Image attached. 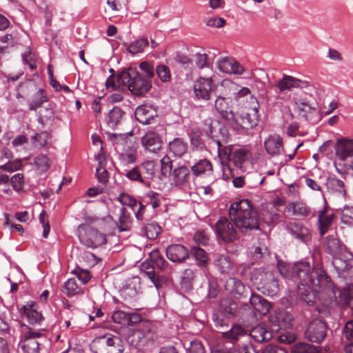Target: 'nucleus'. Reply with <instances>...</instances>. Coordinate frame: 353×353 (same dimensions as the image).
I'll use <instances>...</instances> for the list:
<instances>
[{
    "label": "nucleus",
    "instance_id": "obj_63",
    "mask_svg": "<svg viewBox=\"0 0 353 353\" xmlns=\"http://www.w3.org/2000/svg\"><path fill=\"white\" fill-rule=\"evenodd\" d=\"M269 256V252L266 246L256 247L253 252V257L256 261L263 262Z\"/></svg>",
    "mask_w": 353,
    "mask_h": 353
},
{
    "label": "nucleus",
    "instance_id": "obj_41",
    "mask_svg": "<svg viewBox=\"0 0 353 353\" xmlns=\"http://www.w3.org/2000/svg\"><path fill=\"white\" fill-rule=\"evenodd\" d=\"M140 168H141L145 181H149V179H152L155 176L158 170V164L155 161H146L140 165Z\"/></svg>",
    "mask_w": 353,
    "mask_h": 353
},
{
    "label": "nucleus",
    "instance_id": "obj_10",
    "mask_svg": "<svg viewBox=\"0 0 353 353\" xmlns=\"http://www.w3.org/2000/svg\"><path fill=\"white\" fill-rule=\"evenodd\" d=\"M214 230L219 241L226 244L234 243L239 240V234L232 223L225 216H221L216 221Z\"/></svg>",
    "mask_w": 353,
    "mask_h": 353
},
{
    "label": "nucleus",
    "instance_id": "obj_48",
    "mask_svg": "<svg viewBox=\"0 0 353 353\" xmlns=\"http://www.w3.org/2000/svg\"><path fill=\"white\" fill-rule=\"evenodd\" d=\"M142 231L148 239H155L161 232V227L157 223L152 221L143 225Z\"/></svg>",
    "mask_w": 353,
    "mask_h": 353
},
{
    "label": "nucleus",
    "instance_id": "obj_62",
    "mask_svg": "<svg viewBox=\"0 0 353 353\" xmlns=\"http://www.w3.org/2000/svg\"><path fill=\"white\" fill-rule=\"evenodd\" d=\"M229 318L223 313L213 314L212 319L216 327H229Z\"/></svg>",
    "mask_w": 353,
    "mask_h": 353
},
{
    "label": "nucleus",
    "instance_id": "obj_14",
    "mask_svg": "<svg viewBox=\"0 0 353 353\" xmlns=\"http://www.w3.org/2000/svg\"><path fill=\"white\" fill-rule=\"evenodd\" d=\"M42 336L41 332H25L21 336L18 345L23 353H37L39 343L37 339Z\"/></svg>",
    "mask_w": 353,
    "mask_h": 353
},
{
    "label": "nucleus",
    "instance_id": "obj_42",
    "mask_svg": "<svg viewBox=\"0 0 353 353\" xmlns=\"http://www.w3.org/2000/svg\"><path fill=\"white\" fill-rule=\"evenodd\" d=\"M125 176L131 181L138 183L144 185H149V181H145L141 168L135 166L132 169L126 171Z\"/></svg>",
    "mask_w": 353,
    "mask_h": 353
},
{
    "label": "nucleus",
    "instance_id": "obj_47",
    "mask_svg": "<svg viewBox=\"0 0 353 353\" xmlns=\"http://www.w3.org/2000/svg\"><path fill=\"white\" fill-rule=\"evenodd\" d=\"M195 273L191 269H186L183 272L181 279V287L185 291H189L192 288V281L194 279Z\"/></svg>",
    "mask_w": 353,
    "mask_h": 353
},
{
    "label": "nucleus",
    "instance_id": "obj_44",
    "mask_svg": "<svg viewBox=\"0 0 353 353\" xmlns=\"http://www.w3.org/2000/svg\"><path fill=\"white\" fill-rule=\"evenodd\" d=\"M131 227V216L125 207L119 210L118 229L120 232L128 231Z\"/></svg>",
    "mask_w": 353,
    "mask_h": 353
},
{
    "label": "nucleus",
    "instance_id": "obj_5",
    "mask_svg": "<svg viewBox=\"0 0 353 353\" xmlns=\"http://www.w3.org/2000/svg\"><path fill=\"white\" fill-rule=\"evenodd\" d=\"M121 343L120 337L105 333L92 340L90 349L93 353H121L123 351Z\"/></svg>",
    "mask_w": 353,
    "mask_h": 353
},
{
    "label": "nucleus",
    "instance_id": "obj_26",
    "mask_svg": "<svg viewBox=\"0 0 353 353\" xmlns=\"http://www.w3.org/2000/svg\"><path fill=\"white\" fill-rule=\"evenodd\" d=\"M266 152L271 156L280 155L284 150L283 139L279 135H270L264 142Z\"/></svg>",
    "mask_w": 353,
    "mask_h": 353
},
{
    "label": "nucleus",
    "instance_id": "obj_46",
    "mask_svg": "<svg viewBox=\"0 0 353 353\" xmlns=\"http://www.w3.org/2000/svg\"><path fill=\"white\" fill-rule=\"evenodd\" d=\"M149 44L148 40L146 38H140L130 45L123 43V45L127 47V50L132 54H136L143 52L144 48Z\"/></svg>",
    "mask_w": 353,
    "mask_h": 353
},
{
    "label": "nucleus",
    "instance_id": "obj_39",
    "mask_svg": "<svg viewBox=\"0 0 353 353\" xmlns=\"http://www.w3.org/2000/svg\"><path fill=\"white\" fill-rule=\"evenodd\" d=\"M193 257L198 265L205 266L209 261L207 252L199 246H192L189 251V257Z\"/></svg>",
    "mask_w": 353,
    "mask_h": 353
},
{
    "label": "nucleus",
    "instance_id": "obj_9",
    "mask_svg": "<svg viewBox=\"0 0 353 353\" xmlns=\"http://www.w3.org/2000/svg\"><path fill=\"white\" fill-rule=\"evenodd\" d=\"M294 324L292 314L285 310H279L274 315L270 316L268 322L265 327H261L262 331H282L290 330Z\"/></svg>",
    "mask_w": 353,
    "mask_h": 353
},
{
    "label": "nucleus",
    "instance_id": "obj_27",
    "mask_svg": "<svg viewBox=\"0 0 353 353\" xmlns=\"http://www.w3.org/2000/svg\"><path fill=\"white\" fill-rule=\"evenodd\" d=\"M142 273L146 276L154 285L155 288L159 290L162 287L163 278L154 270V264L152 261H145L141 265Z\"/></svg>",
    "mask_w": 353,
    "mask_h": 353
},
{
    "label": "nucleus",
    "instance_id": "obj_31",
    "mask_svg": "<svg viewBox=\"0 0 353 353\" xmlns=\"http://www.w3.org/2000/svg\"><path fill=\"white\" fill-rule=\"evenodd\" d=\"M37 304L34 302L28 303L23 306L22 310L30 324L34 325L40 323L43 319L41 313L37 310Z\"/></svg>",
    "mask_w": 353,
    "mask_h": 353
},
{
    "label": "nucleus",
    "instance_id": "obj_8",
    "mask_svg": "<svg viewBox=\"0 0 353 353\" xmlns=\"http://www.w3.org/2000/svg\"><path fill=\"white\" fill-rule=\"evenodd\" d=\"M277 268L281 275L286 279H292L300 284L302 276H305L309 270V263L301 261L293 265L285 263L282 260L277 261Z\"/></svg>",
    "mask_w": 353,
    "mask_h": 353
},
{
    "label": "nucleus",
    "instance_id": "obj_50",
    "mask_svg": "<svg viewBox=\"0 0 353 353\" xmlns=\"http://www.w3.org/2000/svg\"><path fill=\"white\" fill-rule=\"evenodd\" d=\"M46 101H47V97L44 94V90L42 88H39L33 95L32 99L29 102V109L30 110H36Z\"/></svg>",
    "mask_w": 353,
    "mask_h": 353
},
{
    "label": "nucleus",
    "instance_id": "obj_18",
    "mask_svg": "<svg viewBox=\"0 0 353 353\" xmlns=\"http://www.w3.org/2000/svg\"><path fill=\"white\" fill-rule=\"evenodd\" d=\"M335 154L341 161L353 157V139H339L334 146Z\"/></svg>",
    "mask_w": 353,
    "mask_h": 353
},
{
    "label": "nucleus",
    "instance_id": "obj_61",
    "mask_svg": "<svg viewBox=\"0 0 353 353\" xmlns=\"http://www.w3.org/2000/svg\"><path fill=\"white\" fill-rule=\"evenodd\" d=\"M36 165L42 171H47L50 168L49 158L45 154H39L34 158Z\"/></svg>",
    "mask_w": 353,
    "mask_h": 353
},
{
    "label": "nucleus",
    "instance_id": "obj_22",
    "mask_svg": "<svg viewBox=\"0 0 353 353\" xmlns=\"http://www.w3.org/2000/svg\"><path fill=\"white\" fill-rule=\"evenodd\" d=\"M307 85V81H303L287 74H283L282 79L276 81L274 85V86L276 87L281 92H283L286 90H290L294 88H306Z\"/></svg>",
    "mask_w": 353,
    "mask_h": 353
},
{
    "label": "nucleus",
    "instance_id": "obj_37",
    "mask_svg": "<svg viewBox=\"0 0 353 353\" xmlns=\"http://www.w3.org/2000/svg\"><path fill=\"white\" fill-rule=\"evenodd\" d=\"M17 31H12L0 37V54H3L9 47H13L19 42Z\"/></svg>",
    "mask_w": 353,
    "mask_h": 353
},
{
    "label": "nucleus",
    "instance_id": "obj_36",
    "mask_svg": "<svg viewBox=\"0 0 353 353\" xmlns=\"http://www.w3.org/2000/svg\"><path fill=\"white\" fill-rule=\"evenodd\" d=\"M124 115L125 112L121 108L118 106L113 107L105 118L108 125L114 129L120 123Z\"/></svg>",
    "mask_w": 353,
    "mask_h": 353
},
{
    "label": "nucleus",
    "instance_id": "obj_6",
    "mask_svg": "<svg viewBox=\"0 0 353 353\" xmlns=\"http://www.w3.org/2000/svg\"><path fill=\"white\" fill-rule=\"evenodd\" d=\"M77 235L81 244L88 248H95L105 244L106 236L88 224H80Z\"/></svg>",
    "mask_w": 353,
    "mask_h": 353
},
{
    "label": "nucleus",
    "instance_id": "obj_30",
    "mask_svg": "<svg viewBox=\"0 0 353 353\" xmlns=\"http://www.w3.org/2000/svg\"><path fill=\"white\" fill-rule=\"evenodd\" d=\"M248 158V150L244 148H234L231 146V152L228 158H220L221 160L232 161L236 167L241 165Z\"/></svg>",
    "mask_w": 353,
    "mask_h": 353
},
{
    "label": "nucleus",
    "instance_id": "obj_56",
    "mask_svg": "<svg viewBox=\"0 0 353 353\" xmlns=\"http://www.w3.org/2000/svg\"><path fill=\"white\" fill-rule=\"evenodd\" d=\"M327 182L329 187L332 190L343 194V196L346 194L347 192L344 189L345 183L343 181L339 179L336 176H330L327 178Z\"/></svg>",
    "mask_w": 353,
    "mask_h": 353
},
{
    "label": "nucleus",
    "instance_id": "obj_40",
    "mask_svg": "<svg viewBox=\"0 0 353 353\" xmlns=\"http://www.w3.org/2000/svg\"><path fill=\"white\" fill-rule=\"evenodd\" d=\"M237 304L230 299L221 300L220 303V313L224 314L228 317H233L237 312Z\"/></svg>",
    "mask_w": 353,
    "mask_h": 353
},
{
    "label": "nucleus",
    "instance_id": "obj_51",
    "mask_svg": "<svg viewBox=\"0 0 353 353\" xmlns=\"http://www.w3.org/2000/svg\"><path fill=\"white\" fill-rule=\"evenodd\" d=\"M148 0H130L128 1L127 8L132 14H139L147 8Z\"/></svg>",
    "mask_w": 353,
    "mask_h": 353
},
{
    "label": "nucleus",
    "instance_id": "obj_2",
    "mask_svg": "<svg viewBox=\"0 0 353 353\" xmlns=\"http://www.w3.org/2000/svg\"><path fill=\"white\" fill-rule=\"evenodd\" d=\"M229 215L241 233L259 229L258 212L248 199L232 203L229 208Z\"/></svg>",
    "mask_w": 353,
    "mask_h": 353
},
{
    "label": "nucleus",
    "instance_id": "obj_20",
    "mask_svg": "<svg viewBox=\"0 0 353 353\" xmlns=\"http://www.w3.org/2000/svg\"><path fill=\"white\" fill-rule=\"evenodd\" d=\"M185 163L190 167V170L195 177L204 175H210L213 172V166L211 161L205 158L195 161L191 165L190 161H185Z\"/></svg>",
    "mask_w": 353,
    "mask_h": 353
},
{
    "label": "nucleus",
    "instance_id": "obj_57",
    "mask_svg": "<svg viewBox=\"0 0 353 353\" xmlns=\"http://www.w3.org/2000/svg\"><path fill=\"white\" fill-rule=\"evenodd\" d=\"M117 200L123 205L130 207L132 210H134V208H137L138 201L132 195L122 192L119 194Z\"/></svg>",
    "mask_w": 353,
    "mask_h": 353
},
{
    "label": "nucleus",
    "instance_id": "obj_13",
    "mask_svg": "<svg viewBox=\"0 0 353 353\" xmlns=\"http://www.w3.org/2000/svg\"><path fill=\"white\" fill-rule=\"evenodd\" d=\"M285 229L289 234L298 241L307 243L312 239L310 230L303 223L299 222H289Z\"/></svg>",
    "mask_w": 353,
    "mask_h": 353
},
{
    "label": "nucleus",
    "instance_id": "obj_21",
    "mask_svg": "<svg viewBox=\"0 0 353 353\" xmlns=\"http://www.w3.org/2000/svg\"><path fill=\"white\" fill-rule=\"evenodd\" d=\"M225 290L235 298L245 297L249 294V290L245 289L243 283L234 277H230L226 280Z\"/></svg>",
    "mask_w": 353,
    "mask_h": 353
},
{
    "label": "nucleus",
    "instance_id": "obj_3",
    "mask_svg": "<svg viewBox=\"0 0 353 353\" xmlns=\"http://www.w3.org/2000/svg\"><path fill=\"white\" fill-rule=\"evenodd\" d=\"M117 81L119 85L127 86L134 95L141 96L152 88V81L143 77L134 67L125 68L118 74Z\"/></svg>",
    "mask_w": 353,
    "mask_h": 353
},
{
    "label": "nucleus",
    "instance_id": "obj_64",
    "mask_svg": "<svg viewBox=\"0 0 353 353\" xmlns=\"http://www.w3.org/2000/svg\"><path fill=\"white\" fill-rule=\"evenodd\" d=\"M188 353H206L204 346L199 341L195 340L190 343L189 347L187 348Z\"/></svg>",
    "mask_w": 353,
    "mask_h": 353
},
{
    "label": "nucleus",
    "instance_id": "obj_23",
    "mask_svg": "<svg viewBox=\"0 0 353 353\" xmlns=\"http://www.w3.org/2000/svg\"><path fill=\"white\" fill-rule=\"evenodd\" d=\"M136 119L143 125H149L154 123L157 116V111L152 107L143 105L138 106L134 112Z\"/></svg>",
    "mask_w": 353,
    "mask_h": 353
},
{
    "label": "nucleus",
    "instance_id": "obj_1",
    "mask_svg": "<svg viewBox=\"0 0 353 353\" xmlns=\"http://www.w3.org/2000/svg\"><path fill=\"white\" fill-rule=\"evenodd\" d=\"M336 287L330 276L320 263L309 264L308 272L302 276L297 287V296L307 305H314L319 293H325L327 301L332 302L336 299Z\"/></svg>",
    "mask_w": 353,
    "mask_h": 353
},
{
    "label": "nucleus",
    "instance_id": "obj_60",
    "mask_svg": "<svg viewBox=\"0 0 353 353\" xmlns=\"http://www.w3.org/2000/svg\"><path fill=\"white\" fill-rule=\"evenodd\" d=\"M326 332H304V338L311 343H321L326 337Z\"/></svg>",
    "mask_w": 353,
    "mask_h": 353
},
{
    "label": "nucleus",
    "instance_id": "obj_55",
    "mask_svg": "<svg viewBox=\"0 0 353 353\" xmlns=\"http://www.w3.org/2000/svg\"><path fill=\"white\" fill-rule=\"evenodd\" d=\"M50 139V134L47 131H41L39 133H35L34 135L31 137L32 143L39 148H44L48 144V141Z\"/></svg>",
    "mask_w": 353,
    "mask_h": 353
},
{
    "label": "nucleus",
    "instance_id": "obj_4",
    "mask_svg": "<svg viewBox=\"0 0 353 353\" xmlns=\"http://www.w3.org/2000/svg\"><path fill=\"white\" fill-rule=\"evenodd\" d=\"M250 281L262 294L274 296L279 291V280L274 271L268 268L254 269L250 273Z\"/></svg>",
    "mask_w": 353,
    "mask_h": 353
},
{
    "label": "nucleus",
    "instance_id": "obj_33",
    "mask_svg": "<svg viewBox=\"0 0 353 353\" xmlns=\"http://www.w3.org/2000/svg\"><path fill=\"white\" fill-rule=\"evenodd\" d=\"M169 150L175 157L182 158L188 150V144L181 138H175L169 143Z\"/></svg>",
    "mask_w": 353,
    "mask_h": 353
},
{
    "label": "nucleus",
    "instance_id": "obj_12",
    "mask_svg": "<svg viewBox=\"0 0 353 353\" xmlns=\"http://www.w3.org/2000/svg\"><path fill=\"white\" fill-rule=\"evenodd\" d=\"M237 331H262L261 327L265 326V322H257L256 314L252 311H244L241 312L239 323Z\"/></svg>",
    "mask_w": 353,
    "mask_h": 353
},
{
    "label": "nucleus",
    "instance_id": "obj_35",
    "mask_svg": "<svg viewBox=\"0 0 353 353\" xmlns=\"http://www.w3.org/2000/svg\"><path fill=\"white\" fill-rule=\"evenodd\" d=\"M292 353H323V347L306 342H298L291 347Z\"/></svg>",
    "mask_w": 353,
    "mask_h": 353
},
{
    "label": "nucleus",
    "instance_id": "obj_19",
    "mask_svg": "<svg viewBox=\"0 0 353 353\" xmlns=\"http://www.w3.org/2000/svg\"><path fill=\"white\" fill-rule=\"evenodd\" d=\"M165 252L168 259L174 263H183L189 258V250L181 244L170 245Z\"/></svg>",
    "mask_w": 353,
    "mask_h": 353
},
{
    "label": "nucleus",
    "instance_id": "obj_58",
    "mask_svg": "<svg viewBox=\"0 0 353 353\" xmlns=\"http://www.w3.org/2000/svg\"><path fill=\"white\" fill-rule=\"evenodd\" d=\"M172 161L168 156L165 155L161 159V174L165 177L170 176H172Z\"/></svg>",
    "mask_w": 353,
    "mask_h": 353
},
{
    "label": "nucleus",
    "instance_id": "obj_15",
    "mask_svg": "<svg viewBox=\"0 0 353 353\" xmlns=\"http://www.w3.org/2000/svg\"><path fill=\"white\" fill-rule=\"evenodd\" d=\"M211 78L199 77L194 83L195 97L199 100L208 101L212 94Z\"/></svg>",
    "mask_w": 353,
    "mask_h": 353
},
{
    "label": "nucleus",
    "instance_id": "obj_52",
    "mask_svg": "<svg viewBox=\"0 0 353 353\" xmlns=\"http://www.w3.org/2000/svg\"><path fill=\"white\" fill-rule=\"evenodd\" d=\"M150 258L154 265H155L159 269L163 270L168 265V263L160 254L158 250H152L150 254Z\"/></svg>",
    "mask_w": 353,
    "mask_h": 353
},
{
    "label": "nucleus",
    "instance_id": "obj_49",
    "mask_svg": "<svg viewBox=\"0 0 353 353\" xmlns=\"http://www.w3.org/2000/svg\"><path fill=\"white\" fill-rule=\"evenodd\" d=\"M146 205H151L153 209L157 208L161 204L160 194L152 190L148 192L141 199Z\"/></svg>",
    "mask_w": 353,
    "mask_h": 353
},
{
    "label": "nucleus",
    "instance_id": "obj_45",
    "mask_svg": "<svg viewBox=\"0 0 353 353\" xmlns=\"http://www.w3.org/2000/svg\"><path fill=\"white\" fill-rule=\"evenodd\" d=\"M334 217L333 213H330L329 216H323L318 214V230L321 236L325 235L332 224V221Z\"/></svg>",
    "mask_w": 353,
    "mask_h": 353
},
{
    "label": "nucleus",
    "instance_id": "obj_38",
    "mask_svg": "<svg viewBox=\"0 0 353 353\" xmlns=\"http://www.w3.org/2000/svg\"><path fill=\"white\" fill-rule=\"evenodd\" d=\"M190 147L192 150L203 151L206 150L205 141L202 138V132L198 129L192 130L190 134Z\"/></svg>",
    "mask_w": 353,
    "mask_h": 353
},
{
    "label": "nucleus",
    "instance_id": "obj_16",
    "mask_svg": "<svg viewBox=\"0 0 353 353\" xmlns=\"http://www.w3.org/2000/svg\"><path fill=\"white\" fill-rule=\"evenodd\" d=\"M229 101H231L230 98L219 96L215 100L214 107L223 119L230 122H237V117L229 105Z\"/></svg>",
    "mask_w": 353,
    "mask_h": 353
},
{
    "label": "nucleus",
    "instance_id": "obj_29",
    "mask_svg": "<svg viewBox=\"0 0 353 353\" xmlns=\"http://www.w3.org/2000/svg\"><path fill=\"white\" fill-rule=\"evenodd\" d=\"M285 211L291 212L293 216L306 217L312 214V210L305 203L302 201H294L289 203Z\"/></svg>",
    "mask_w": 353,
    "mask_h": 353
},
{
    "label": "nucleus",
    "instance_id": "obj_7",
    "mask_svg": "<svg viewBox=\"0 0 353 353\" xmlns=\"http://www.w3.org/2000/svg\"><path fill=\"white\" fill-rule=\"evenodd\" d=\"M294 110L299 118L312 125L318 123L322 119V114L316 102H310L306 99H300L294 102Z\"/></svg>",
    "mask_w": 353,
    "mask_h": 353
},
{
    "label": "nucleus",
    "instance_id": "obj_53",
    "mask_svg": "<svg viewBox=\"0 0 353 353\" xmlns=\"http://www.w3.org/2000/svg\"><path fill=\"white\" fill-rule=\"evenodd\" d=\"M155 72L161 82L168 83L171 81V73L168 66L159 64L156 67Z\"/></svg>",
    "mask_w": 353,
    "mask_h": 353
},
{
    "label": "nucleus",
    "instance_id": "obj_59",
    "mask_svg": "<svg viewBox=\"0 0 353 353\" xmlns=\"http://www.w3.org/2000/svg\"><path fill=\"white\" fill-rule=\"evenodd\" d=\"M139 68L144 74L143 77L151 79L154 76L155 70L153 64L149 61H142L139 63Z\"/></svg>",
    "mask_w": 353,
    "mask_h": 353
},
{
    "label": "nucleus",
    "instance_id": "obj_11",
    "mask_svg": "<svg viewBox=\"0 0 353 353\" xmlns=\"http://www.w3.org/2000/svg\"><path fill=\"white\" fill-rule=\"evenodd\" d=\"M250 100L252 106L250 107L247 112H242L240 117H237V122H233L246 130L252 129L257 125L260 118L259 112V103L256 98L251 96Z\"/></svg>",
    "mask_w": 353,
    "mask_h": 353
},
{
    "label": "nucleus",
    "instance_id": "obj_32",
    "mask_svg": "<svg viewBox=\"0 0 353 353\" xmlns=\"http://www.w3.org/2000/svg\"><path fill=\"white\" fill-rule=\"evenodd\" d=\"M325 249L327 253L332 256L333 260L340 257L342 247L341 243L337 238L329 235L326 237Z\"/></svg>",
    "mask_w": 353,
    "mask_h": 353
},
{
    "label": "nucleus",
    "instance_id": "obj_28",
    "mask_svg": "<svg viewBox=\"0 0 353 353\" xmlns=\"http://www.w3.org/2000/svg\"><path fill=\"white\" fill-rule=\"evenodd\" d=\"M249 301L253 309L261 315L268 314L271 307V304L269 301L261 296L254 293L251 294Z\"/></svg>",
    "mask_w": 353,
    "mask_h": 353
},
{
    "label": "nucleus",
    "instance_id": "obj_43",
    "mask_svg": "<svg viewBox=\"0 0 353 353\" xmlns=\"http://www.w3.org/2000/svg\"><path fill=\"white\" fill-rule=\"evenodd\" d=\"M214 264L221 274H228L232 269L230 258L226 254L217 256L214 261Z\"/></svg>",
    "mask_w": 353,
    "mask_h": 353
},
{
    "label": "nucleus",
    "instance_id": "obj_24",
    "mask_svg": "<svg viewBox=\"0 0 353 353\" xmlns=\"http://www.w3.org/2000/svg\"><path fill=\"white\" fill-rule=\"evenodd\" d=\"M332 265L337 272L339 277L347 280L352 276V260H345L341 257H339L332 261Z\"/></svg>",
    "mask_w": 353,
    "mask_h": 353
},
{
    "label": "nucleus",
    "instance_id": "obj_25",
    "mask_svg": "<svg viewBox=\"0 0 353 353\" xmlns=\"http://www.w3.org/2000/svg\"><path fill=\"white\" fill-rule=\"evenodd\" d=\"M143 146L149 152L157 153L161 148V141L159 136L154 131H148L141 138Z\"/></svg>",
    "mask_w": 353,
    "mask_h": 353
},
{
    "label": "nucleus",
    "instance_id": "obj_54",
    "mask_svg": "<svg viewBox=\"0 0 353 353\" xmlns=\"http://www.w3.org/2000/svg\"><path fill=\"white\" fill-rule=\"evenodd\" d=\"M81 289L78 287L75 279H69L65 282L63 292L68 296H72L78 294Z\"/></svg>",
    "mask_w": 353,
    "mask_h": 353
},
{
    "label": "nucleus",
    "instance_id": "obj_17",
    "mask_svg": "<svg viewBox=\"0 0 353 353\" xmlns=\"http://www.w3.org/2000/svg\"><path fill=\"white\" fill-rule=\"evenodd\" d=\"M171 176L176 185L181 186L185 188H190L193 181L190 169L185 165L175 168L172 171Z\"/></svg>",
    "mask_w": 353,
    "mask_h": 353
},
{
    "label": "nucleus",
    "instance_id": "obj_34",
    "mask_svg": "<svg viewBox=\"0 0 353 353\" xmlns=\"http://www.w3.org/2000/svg\"><path fill=\"white\" fill-rule=\"evenodd\" d=\"M222 137L219 134V131L216 132L211 138L212 143H214L217 148L218 156L219 158H228L231 152V145L221 141Z\"/></svg>",
    "mask_w": 353,
    "mask_h": 353
}]
</instances>
